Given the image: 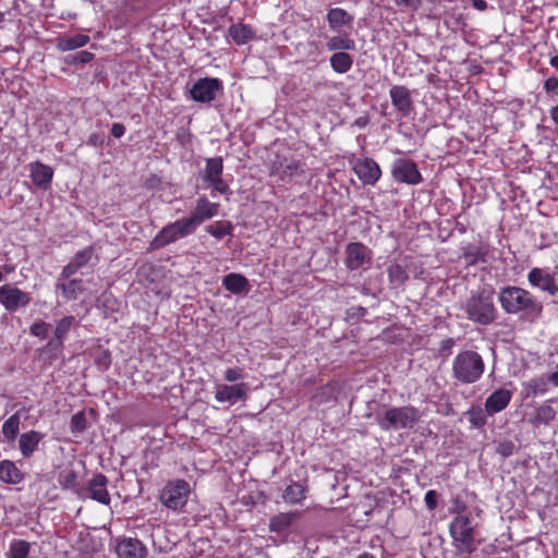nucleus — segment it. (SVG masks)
Segmentation results:
<instances>
[{
    "instance_id": "f257e3e1",
    "label": "nucleus",
    "mask_w": 558,
    "mask_h": 558,
    "mask_svg": "<svg viewBox=\"0 0 558 558\" xmlns=\"http://www.w3.org/2000/svg\"><path fill=\"white\" fill-rule=\"evenodd\" d=\"M421 418L412 405L383 407L376 414V423L383 430L412 429Z\"/></svg>"
},
{
    "instance_id": "f03ea898",
    "label": "nucleus",
    "mask_w": 558,
    "mask_h": 558,
    "mask_svg": "<svg viewBox=\"0 0 558 558\" xmlns=\"http://www.w3.org/2000/svg\"><path fill=\"white\" fill-rule=\"evenodd\" d=\"M499 301L506 312L518 313L524 311L530 320L538 318L542 313V305L533 301L527 291L520 288L502 289Z\"/></svg>"
},
{
    "instance_id": "7ed1b4c3",
    "label": "nucleus",
    "mask_w": 558,
    "mask_h": 558,
    "mask_svg": "<svg viewBox=\"0 0 558 558\" xmlns=\"http://www.w3.org/2000/svg\"><path fill=\"white\" fill-rule=\"evenodd\" d=\"M468 318L481 325H488L496 318V307L494 305V290L483 288L472 294L464 304Z\"/></svg>"
},
{
    "instance_id": "20e7f679",
    "label": "nucleus",
    "mask_w": 558,
    "mask_h": 558,
    "mask_svg": "<svg viewBox=\"0 0 558 558\" xmlns=\"http://www.w3.org/2000/svg\"><path fill=\"white\" fill-rule=\"evenodd\" d=\"M449 533L452 545L459 555H471L476 548L475 529L468 515L459 514L452 519Z\"/></svg>"
},
{
    "instance_id": "39448f33",
    "label": "nucleus",
    "mask_w": 558,
    "mask_h": 558,
    "mask_svg": "<svg viewBox=\"0 0 558 558\" xmlns=\"http://www.w3.org/2000/svg\"><path fill=\"white\" fill-rule=\"evenodd\" d=\"M485 364L482 356L474 351L459 353L452 363L453 377L463 384L476 383L483 375Z\"/></svg>"
},
{
    "instance_id": "423d86ee",
    "label": "nucleus",
    "mask_w": 558,
    "mask_h": 558,
    "mask_svg": "<svg viewBox=\"0 0 558 558\" xmlns=\"http://www.w3.org/2000/svg\"><path fill=\"white\" fill-rule=\"evenodd\" d=\"M191 494V486L184 480L169 481L160 493L161 504L170 510L183 509Z\"/></svg>"
},
{
    "instance_id": "0eeeda50",
    "label": "nucleus",
    "mask_w": 558,
    "mask_h": 558,
    "mask_svg": "<svg viewBox=\"0 0 558 558\" xmlns=\"http://www.w3.org/2000/svg\"><path fill=\"white\" fill-rule=\"evenodd\" d=\"M195 229L192 227L187 218L177 220L163 227L150 242L153 250L165 247L175 241L192 234Z\"/></svg>"
},
{
    "instance_id": "6e6552de",
    "label": "nucleus",
    "mask_w": 558,
    "mask_h": 558,
    "mask_svg": "<svg viewBox=\"0 0 558 558\" xmlns=\"http://www.w3.org/2000/svg\"><path fill=\"white\" fill-rule=\"evenodd\" d=\"M391 175L395 181L410 185L422 182V175L416 163L410 159H397L391 168Z\"/></svg>"
},
{
    "instance_id": "1a4fd4ad",
    "label": "nucleus",
    "mask_w": 558,
    "mask_h": 558,
    "mask_svg": "<svg viewBox=\"0 0 558 558\" xmlns=\"http://www.w3.org/2000/svg\"><path fill=\"white\" fill-rule=\"evenodd\" d=\"M248 385L240 383L234 385L220 384L216 386L215 399L220 402L234 404L238 401H245L248 392Z\"/></svg>"
},
{
    "instance_id": "9d476101",
    "label": "nucleus",
    "mask_w": 558,
    "mask_h": 558,
    "mask_svg": "<svg viewBox=\"0 0 558 558\" xmlns=\"http://www.w3.org/2000/svg\"><path fill=\"white\" fill-rule=\"evenodd\" d=\"M345 264L350 269H359L372 262V251L361 242H352L345 248Z\"/></svg>"
},
{
    "instance_id": "9b49d317",
    "label": "nucleus",
    "mask_w": 558,
    "mask_h": 558,
    "mask_svg": "<svg viewBox=\"0 0 558 558\" xmlns=\"http://www.w3.org/2000/svg\"><path fill=\"white\" fill-rule=\"evenodd\" d=\"M223 163L221 157L209 158L206 161L204 180L221 194L228 191V184L222 180Z\"/></svg>"
},
{
    "instance_id": "f8f14e48",
    "label": "nucleus",
    "mask_w": 558,
    "mask_h": 558,
    "mask_svg": "<svg viewBox=\"0 0 558 558\" xmlns=\"http://www.w3.org/2000/svg\"><path fill=\"white\" fill-rule=\"evenodd\" d=\"M220 88L221 83L218 78H201L191 89V97L198 102H210L216 98Z\"/></svg>"
},
{
    "instance_id": "ddd939ff",
    "label": "nucleus",
    "mask_w": 558,
    "mask_h": 558,
    "mask_svg": "<svg viewBox=\"0 0 558 558\" xmlns=\"http://www.w3.org/2000/svg\"><path fill=\"white\" fill-rule=\"evenodd\" d=\"M31 298L26 292L21 291L12 284L0 287V304L8 311H16L19 307L29 303Z\"/></svg>"
},
{
    "instance_id": "4468645a",
    "label": "nucleus",
    "mask_w": 558,
    "mask_h": 558,
    "mask_svg": "<svg viewBox=\"0 0 558 558\" xmlns=\"http://www.w3.org/2000/svg\"><path fill=\"white\" fill-rule=\"evenodd\" d=\"M108 480L104 474H97L86 485L81 486L85 490V498L94 499L100 504L109 505L110 495L107 489Z\"/></svg>"
},
{
    "instance_id": "2eb2a0df",
    "label": "nucleus",
    "mask_w": 558,
    "mask_h": 558,
    "mask_svg": "<svg viewBox=\"0 0 558 558\" xmlns=\"http://www.w3.org/2000/svg\"><path fill=\"white\" fill-rule=\"evenodd\" d=\"M353 170L359 179L367 185H374L381 175L378 163L372 158L355 160Z\"/></svg>"
},
{
    "instance_id": "dca6fc26",
    "label": "nucleus",
    "mask_w": 558,
    "mask_h": 558,
    "mask_svg": "<svg viewBox=\"0 0 558 558\" xmlns=\"http://www.w3.org/2000/svg\"><path fill=\"white\" fill-rule=\"evenodd\" d=\"M391 104L401 117H408L413 111V101L408 87L393 85L389 92Z\"/></svg>"
},
{
    "instance_id": "f3484780",
    "label": "nucleus",
    "mask_w": 558,
    "mask_h": 558,
    "mask_svg": "<svg viewBox=\"0 0 558 558\" xmlns=\"http://www.w3.org/2000/svg\"><path fill=\"white\" fill-rule=\"evenodd\" d=\"M219 204L209 202L206 197L197 199L193 214L187 218L194 229L205 220L217 215Z\"/></svg>"
},
{
    "instance_id": "a211bd4d",
    "label": "nucleus",
    "mask_w": 558,
    "mask_h": 558,
    "mask_svg": "<svg viewBox=\"0 0 558 558\" xmlns=\"http://www.w3.org/2000/svg\"><path fill=\"white\" fill-rule=\"evenodd\" d=\"M119 558H146L147 548L137 538L125 537L118 542L116 547Z\"/></svg>"
},
{
    "instance_id": "6ab92c4d",
    "label": "nucleus",
    "mask_w": 558,
    "mask_h": 558,
    "mask_svg": "<svg viewBox=\"0 0 558 558\" xmlns=\"http://www.w3.org/2000/svg\"><path fill=\"white\" fill-rule=\"evenodd\" d=\"M29 173L33 183L38 189H49L53 178V169L50 166L44 165L40 161L32 162L29 165Z\"/></svg>"
},
{
    "instance_id": "aec40b11",
    "label": "nucleus",
    "mask_w": 558,
    "mask_h": 558,
    "mask_svg": "<svg viewBox=\"0 0 558 558\" xmlns=\"http://www.w3.org/2000/svg\"><path fill=\"white\" fill-rule=\"evenodd\" d=\"M45 435L37 430H28L21 434L19 438V448L23 458H31L38 450L39 444Z\"/></svg>"
},
{
    "instance_id": "412c9836",
    "label": "nucleus",
    "mask_w": 558,
    "mask_h": 558,
    "mask_svg": "<svg viewBox=\"0 0 558 558\" xmlns=\"http://www.w3.org/2000/svg\"><path fill=\"white\" fill-rule=\"evenodd\" d=\"M57 481L63 489L73 490L77 498L85 499V490L81 489L78 474L72 468L59 471Z\"/></svg>"
},
{
    "instance_id": "4be33fe9",
    "label": "nucleus",
    "mask_w": 558,
    "mask_h": 558,
    "mask_svg": "<svg viewBox=\"0 0 558 558\" xmlns=\"http://www.w3.org/2000/svg\"><path fill=\"white\" fill-rule=\"evenodd\" d=\"M512 392L500 388L494 391L485 401V410L489 415H494L507 408L511 401Z\"/></svg>"
},
{
    "instance_id": "5701e85b",
    "label": "nucleus",
    "mask_w": 558,
    "mask_h": 558,
    "mask_svg": "<svg viewBox=\"0 0 558 558\" xmlns=\"http://www.w3.org/2000/svg\"><path fill=\"white\" fill-rule=\"evenodd\" d=\"M299 517V512H281L270 519L269 531L278 535H287L289 527Z\"/></svg>"
},
{
    "instance_id": "b1692460",
    "label": "nucleus",
    "mask_w": 558,
    "mask_h": 558,
    "mask_svg": "<svg viewBox=\"0 0 558 558\" xmlns=\"http://www.w3.org/2000/svg\"><path fill=\"white\" fill-rule=\"evenodd\" d=\"M24 480V473L11 460L0 462V482L11 485H17Z\"/></svg>"
},
{
    "instance_id": "393cba45",
    "label": "nucleus",
    "mask_w": 558,
    "mask_h": 558,
    "mask_svg": "<svg viewBox=\"0 0 558 558\" xmlns=\"http://www.w3.org/2000/svg\"><path fill=\"white\" fill-rule=\"evenodd\" d=\"M326 17L330 29L337 32L344 26L351 27L353 23V16L341 8L330 9Z\"/></svg>"
},
{
    "instance_id": "a878e982",
    "label": "nucleus",
    "mask_w": 558,
    "mask_h": 558,
    "mask_svg": "<svg viewBox=\"0 0 558 558\" xmlns=\"http://www.w3.org/2000/svg\"><path fill=\"white\" fill-rule=\"evenodd\" d=\"M93 248L86 247L80 251L74 258L64 267L63 275L70 277L78 271L80 268L86 266L92 259Z\"/></svg>"
},
{
    "instance_id": "bb28decb",
    "label": "nucleus",
    "mask_w": 558,
    "mask_h": 558,
    "mask_svg": "<svg viewBox=\"0 0 558 558\" xmlns=\"http://www.w3.org/2000/svg\"><path fill=\"white\" fill-rule=\"evenodd\" d=\"M89 41V36L84 34H76L71 37H59L56 47L60 51H70L84 47Z\"/></svg>"
},
{
    "instance_id": "cd10ccee",
    "label": "nucleus",
    "mask_w": 558,
    "mask_h": 558,
    "mask_svg": "<svg viewBox=\"0 0 558 558\" xmlns=\"http://www.w3.org/2000/svg\"><path fill=\"white\" fill-rule=\"evenodd\" d=\"M355 41L352 39L349 35H337L328 38L326 43V48L329 51H348V50H355Z\"/></svg>"
},
{
    "instance_id": "c85d7f7f",
    "label": "nucleus",
    "mask_w": 558,
    "mask_h": 558,
    "mask_svg": "<svg viewBox=\"0 0 558 558\" xmlns=\"http://www.w3.org/2000/svg\"><path fill=\"white\" fill-rule=\"evenodd\" d=\"M331 69L339 74H344L351 70L353 65V58L348 52L339 51L335 52L330 59Z\"/></svg>"
},
{
    "instance_id": "c756f323",
    "label": "nucleus",
    "mask_w": 558,
    "mask_h": 558,
    "mask_svg": "<svg viewBox=\"0 0 558 558\" xmlns=\"http://www.w3.org/2000/svg\"><path fill=\"white\" fill-rule=\"evenodd\" d=\"M229 36L238 45L247 43L254 36V31L246 24H233L228 29Z\"/></svg>"
},
{
    "instance_id": "7c9ffc66",
    "label": "nucleus",
    "mask_w": 558,
    "mask_h": 558,
    "mask_svg": "<svg viewBox=\"0 0 558 558\" xmlns=\"http://www.w3.org/2000/svg\"><path fill=\"white\" fill-rule=\"evenodd\" d=\"M487 252L483 247L470 244L463 248L461 259L466 266L475 265L480 262L485 263V256Z\"/></svg>"
},
{
    "instance_id": "2f4dec72",
    "label": "nucleus",
    "mask_w": 558,
    "mask_h": 558,
    "mask_svg": "<svg viewBox=\"0 0 558 558\" xmlns=\"http://www.w3.org/2000/svg\"><path fill=\"white\" fill-rule=\"evenodd\" d=\"M21 417L19 413L12 414L2 425V434L5 440L13 441L20 432Z\"/></svg>"
},
{
    "instance_id": "473e14b6",
    "label": "nucleus",
    "mask_w": 558,
    "mask_h": 558,
    "mask_svg": "<svg viewBox=\"0 0 558 558\" xmlns=\"http://www.w3.org/2000/svg\"><path fill=\"white\" fill-rule=\"evenodd\" d=\"M31 545L23 539H13L7 553L8 558H28Z\"/></svg>"
},
{
    "instance_id": "72a5a7b5",
    "label": "nucleus",
    "mask_w": 558,
    "mask_h": 558,
    "mask_svg": "<svg viewBox=\"0 0 558 558\" xmlns=\"http://www.w3.org/2000/svg\"><path fill=\"white\" fill-rule=\"evenodd\" d=\"M305 498L304 486L300 483L290 484L284 493L283 499L289 504H298Z\"/></svg>"
},
{
    "instance_id": "f704fd0d",
    "label": "nucleus",
    "mask_w": 558,
    "mask_h": 558,
    "mask_svg": "<svg viewBox=\"0 0 558 558\" xmlns=\"http://www.w3.org/2000/svg\"><path fill=\"white\" fill-rule=\"evenodd\" d=\"M548 384L549 383H548L547 376L545 374L539 377L531 379L526 384V387L530 390V393H532L533 396H537V395H544L548 390Z\"/></svg>"
},
{
    "instance_id": "c9c22d12",
    "label": "nucleus",
    "mask_w": 558,
    "mask_h": 558,
    "mask_svg": "<svg viewBox=\"0 0 558 558\" xmlns=\"http://www.w3.org/2000/svg\"><path fill=\"white\" fill-rule=\"evenodd\" d=\"M232 226L227 221H217L216 223L207 227V232L218 240L230 234Z\"/></svg>"
},
{
    "instance_id": "e433bc0d",
    "label": "nucleus",
    "mask_w": 558,
    "mask_h": 558,
    "mask_svg": "<svg viewBox=\"0 0 558 558\" xmlns=\"http://www.w3.org/2000/svg\"><path fill=\"white\" fill-rule=\"evenodd\" d=\"M75 323V318L73 316H65L63 317L56 327L54 336L56 338L62 342L69 330L72 328V326Z\"/></svg>"
},
{
    "instance_id": "4c0bfd02",
    "label": "nucleus",
    "mask_w": 558,
    "mask_h": 558,
    "mask_svg": "<svg viewBox=\"0 0 558 558\" xmlns=\"http://www.w3.org/2000/svg\"><path fill=\"white\" fill-rule=\"evenodd\" d=\"M280 171L282 177H294L303 172L302 166L299 161L290 160L280 163Z\"/></svg>"
},
{
    "instance_id": "58836bf2",
    "label": "nucleus",
    "mask_w": 558,
    "mask_h": 558,
    "mask_svg": "<svg viewBox=\"0 0 558 558\" xmlns=\"http://www.w3.org/2000/svg\"><path fill=\"white\" fill-rule=\"evenodd\" d=\"M70 427L73 433H82L86 429V415L83 411L77 412L72 416Z\"/></svg>"
},
{
    "instance_id": "ea45409f",
    "label": "nucleus",
    "mask_w": 558,
    "mask_h": 558,
    "mask_svg": "<svg viewBox=\"0 0 558 558\" xmlns=\"http://www.w3.org/2000/svg\"><path fill=\"white\" fill-rule=\"evenodd\" d=\"M555 417V411L549 405H542L536 411L535 420L538 423L547 424Z\"/></svg>"
},
{
    "instance_id": "a19ab883",
    "label": "nucleus",
    "mask_w": 558,
    "mask_h": 558,
    "mask_svg": "<svg viewBox=\"0 0 558 558\" xmlns=\"http://www.w3.org/2000/svg\"><path fill=\"white\" fill-rule=\"evenodd\" d=\"M80 281H62L57 284V291H61L65 298H75L74 293Z\"/></svg>"
},
{
    "instance_id": "79ce46f5",
    "label": "nucleus",
    "mask_w": 558,
    "mask_h": 558,
    "mask_svg": "<svg viewBox=\"0 0 558 558\" xmlns=\"http://www.w3.org/2000/svg\"><path fill=\"white\" fill-rule=\"evenodd\" d=\"M226 289L234 294H241L247 291L248 281H222Z\"/></svg>"
},
{
    "instance_id": "37998d69",
    "label": "nucleus",
    "mask_w": 558,
    "mask_h": 558,
    "mask_svg": "<svg viewBox=\"0 0 558 558\" xmlns=\"http://www.w3.org/2000/svg\"><path fill=\"white\" fill-rule=\"evenodd\" d=\"M49 330V325L44 320H36L31 326V335L39 338H46Z\"/></svg>"
},
{
    "instance_id": "c03bdc74",
    "label": "nucleus",
    "mask_w": 558,
    "mask_h": 558,
    "mask_svg": "<svg viewBox=\"0 0 558 558\" xmlns=\"http://www.w3.org/2000/svg\"><path fill=\"white\" fill-rule=\"evenodd\" d=\"M244 378L243 371L241 368L234 367V368H228L225 372V379L229 383H235L239 379Z\"/></svg>"
},
{
    "instance_id": "a18cd8bd",
    "label": "nucleus",
    "mask_w": 558,
    "mask_h": 558,
    "mask_svg": "<svg viewBox=\"0 0 558 558\" xmlns=\"http://www.w3.org/2000/svg\"><path fill=\"white\" fill-rule=\"evenodd\" d=\"M437 497L436 490H428L425 494L424 501L429 510H434L437 507Z\"/></svg>"
},
{
    "instance_id": "49530a36",
    "label": "nucleus",
    "mask_w": 558,
    "mask_h": 558,
    "mask_svg": "<svg viewBox=\"0 0 558 558\" xmlns=\"http://www.w3.org/2000/svg\"><path fill=\"white\" fill-rule=\"evenodd\" d=\"M93 58H94V54L92 52L83 50V51L77 52L73 57V60H74V62H78V63H88L93 60Z\"/></svg>"
},
{
    "instance_id": "de8ad7c7",
    "label": "nucleus",
    "mask_w": 558,
    "mask_h": 558,
    "mask_svg": "<svg viewBox=\"0 0 558 558\" xmlns=\"http://www.w3.org/2000/svg\"><path fill=\"white\" fill-rule=\"evenodd\" d=\"M544 88L548 93H557L558 94V78L557 77H548L544 83Z\"/></svg>"
},
{
    "instance_id": "09e8293b",
    "label": "nucleus",
    "mask_w": 558,
    "mask_h": 558,
    "mask_svg": "<svg viewBox=\"0 0 558 558\" xmlns=\"http://www.w3.org/2000/svg\"><path fill=\"white\" fill-rule=\"evenodd\" d=\"M454 341L452 339H446L440 344V353L445 354L446 356L451 354L452 348H453Z\"/></svg>"
},
{
    "instance_id": "8fccbe9b",
    "label": "nucleus",
    "mask_w": 558,
    "mask_h": 558,
    "mask_svg": "<svg viewBox=\"0 0 558 558\" xmlns=\"http://www.w3.org/2000/svg\"><path fill=\"white\" fill-rule=\"evenodd\" d=\"M125 133V126L121 123H113L111 126V135L116 138H120Z\"/></svg>"
},
{
    "instance_id": "3c124183",
    "label": "nucleus",
    "mask_w": 558,
    "mask_h": 558,
    "mask_svg": "<svg viewBox=\"0 0 558 558\" xmlns=\"http://www.w3.org/2000/svg\"><path fill=\"white\" fill-rule=\"evenodd\" d=\"M96 363L104 368H108L111 363L110 353L108 351H104L101 355L96 360Z\"/></svg>"
},
{
    "instance_id": "603ef678",
    "label": "nucleus",
    "mask_w": 558,
    "mask_h": 558,
    "mask_svg": "<svg viewBox=\"0 0 558 558\" xmlns=\"http://www.w3.org/2000/svg\"><path fill=\"white\" fill-rule=\"evenodd\" d=\"M470 421L476 427H481L485 424V418L481 413H473Z\"/></svg>"
},
{
    "instance_id": "864d4df0",
    "label": "nucleus",
    "mask_w": 558,
    "mask_h": 558,
    "mask_svg": "<svg viewBox=\"0 0 558 558\" xmlns=\"http://www.w3.org/2000/svg\"><path fill=\"white\" fill-rule=\"evenodd\" d=\"M389 277H403V270L399 265H392L389 268Z\"/></svg>"
},
{
    "instance_id": "5fc2aeb1",
    "label": "nucleus",
    "mask_w": 558,
    "mask_h": 558,
    "mask_svg": "<svg viewBox=\"0 0 558 558\" xmlns=\"http://www.w3.org/2000/svg\"><path fill=\"white\" fill-rule=\"evenodd\" d=\"M546 376L549 384H553L555 387H558V366L555 372L546 374Z\"/></svg>"
},
{
    "instance_id": "6e6d98bb",
    "label": "nucleus",
    "mask_w": 558,
    "mask_h": 558,
    "mask_svg": "<svg viewBox=\"0 0 558 558\" xmlns=\"http://www.w3.org/2000/svg\"><path fill=\"white\" fill-rule=\"evenodd\" d=\"M472 5L478 11H485L487 9V3L484 0H471Z\"/></svg>"
},
{
    "instance_id": "4d7b16f0",
    "label": "nucleus",
    "mask_w": 558,
    "mask_h": 558,
    "mask_svg": "<svg viewBox=\"0 0 558 558\" xmlns=\"http://www.w3.org/2000/svg\"><path fill=\"white\" fill-rule=\"evenodd\" d=\"M550 117H551L553 121L555 122V124L558 125V105L551 108Z\"/></svg>"
},
{
    "instance_id": "13d9d810",
    "label": "nucleus",
    "mask_w": 558,
    "mask_h": 558,
    "mask_svg": "<svg viewBox=\"0 0 558 558\" xmlns=\"http://www.w3.org/2000/svg\"><path fill=\"white\" fill-rule=\"evenodd\" d=\"M527 279H542L541 278V270L535 268L533 269L530 274H529V277Z\"/></svg>"
},
{
    "instance_id": "bf43d9fd",
    "label": "nucleus",
    "mask_w": 558,
    "mask_h": 558,
    "mask_svg": "<svg viewBox=\"0 0 558 558\" xmlns=\"http://www.w3.org/2000/svg\"><path fill=\"white\" fill-rule=\"evenodd\" d=\"M415 0H395L397 5L411 7L414 4Z\"/></svg>"
},
{
    "instance_id": "052dcab7",
    "label": "nucleus",
    "mask_w": 558,
    "mask_h": 558,
    "mask_svg": "<svg viewBox=\"0 0 558 558\" xmlns=\"http://www.w3.org/2000/svg\"><path fill=\"white\" fill-rule=\"evenodd\" d=\"M223 279L233 280V279H245V278L239 274L231 272V274H228L227 276H225Z\"/></svg>"
},
{
    "instance_id": "680f3d73",
    "label": "nucleus",
    "mask_w": 558,
    "mask_h": 558,
    "mask_svg": "<svg viewBox=\"0 0 558 558\" xmlns=\"http://www.w3.org/2000/svg\"><path fill=\"white\" fill-rule=\"evenodd\" d=\"M549 63L553 68L558 70V56L551 57Z\"/></svg>"
},
{
    "instance_id": "e2e57ef3",
    "label": "nucleus",
    "mask_w": 558,
    "mask_h": 558,
    "mask_svg": "<svg viewBox=\"0 0 558 558\" xmlns=\"http://www.w3.org/2000/svg\"><path fill=\"white\" fill-rule=\"evenodd\" d=\"M357 558H376L373 554L369 553H363L357 556Z\"/></svg>"
},
{
    "instance_id": "0e129e2a",
    "label": "nucleus",
    "mask_w": 558,
    "mask_h": 558,
    "mask_svg": "<svg viewBox=\"0 0 558 558\" xmlns=\"http://www.w3.org/2000/svg\"><path fill=\"white\" fill-rule=\"evenodd\" d=\"M365 124H366L365 120H362V119L356 120V125L364 126Z\"/></svg>"
},
{
    "instance_id": "69168bd1",
    "label": "nucleus",
    "mask_w": 558,
    "mask_h": 558,
    "mask_svg": "<svg viewBox=\"0 0 558 558\" xmlns=\"http://www.w3.org/2000/svg\"><path fill=\"white\" fill-rule=\"evenodd\" d=\"M3 20V13L0 12V22Z\"/></svg>"
}]
</instances>
